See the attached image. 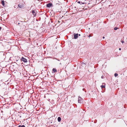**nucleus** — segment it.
I'll use <instances>...</instances> for the list:
<instances>
[{
  "mask_svg": "<svg viewBox=\"0 0 127 127\" xmlns=\"http://www.w3.org/2000/svg\"><path fill=\"white\" fill-rule=\"evenodd\" d=\"M104 38H105L103 36V38L104 39Z\"/></svg>",
  "mask_w": 127,
  "mask_h": 127,
  "instance_id": "nucleus-20",
  "label": "nucleus"
},
{
  "mask_svg": "<svg viewBox=\"0 0 127 127\" xmlns=\"http://www.w3.org/2000/svg\"><path fill=\"white\" fill-rule=\"evenodd\" d=\"M58 121L59 122H60L61 120V118L60 117H58Z\"/></svg>",
  "mask_w": 127,
  "mask_h": 127,
  "instance_id": "nucleus-8",
  "label": "nucleus"
},
{
  "mask_svg": "<svg viewBox=\"0 0 127 127\" xmlns=\"http://www.w3.org/2000/svg\"><path fill=\"white\" fill-rule=\"evenodd\" d=\"M78 34L75 33L74 34V38L75 39H76L78 37Z\"/></svg>",
  "mask_w": 127,
  "mask_h": 127,
  "instance_id": "nucleus-3",
  "label": "nucleus"
},
{
  "mask_svg": "<svg viewBox=\"0 0 127 127\" xmlns=\"http://www.w3.org/2000/svg\"><path fill=\"white\" fill-rule=\"evenodd\" d=\"M53 72L55 73L57 71L56 69L55 68H53L52 70Z\"/></svg>",
  "mask_w": 127,
  "mask_h": 127,
  "instance_id": "nucleus-6",
  "label": "nucleus"
},
{
  "mask_svg": "<svg viewBox=\"0 0 127 127\" xmlns=\"http://www.w3.org/2000/svg\"><path fill=\"white\" fill-rule=\"evenodd\" d=\"M18 7H19L20 8H22L23 7V6L22 5L20 4L18 5Z\"/></svg>",
  "mask_w": 127,
  "mask_h": 127,
  "instance_id": "nucleus-9",
  "label": "nucleus"
},
{
  "mask_svg": "<svg viewBox=\"0 0 127 127\" xmlns=\"http://www.w3.org/2000/svg\"><path fill=\"white\" fill-rule=\"evenodd\" d=\"M84 89H83V91H84Z\"/></svg>",
  "mask_w": 127,
  "mask_h": 127,
  "instance_id": "nucleus-22",
  "label": "nucleus"
},
{
  "mask_svg": "<svg viewBox=\"0 0 127 127\" xmlns=\"http://www.w3.org/2000/svg\"><path fill=\"white\" fill-rule=\"evenodd\" d=\"M21 60L25 63H26L27 62V60L23 57L22 58Z\"/></svg>",
  "mask_w": 127,
  "mask_h": 127,
  "instance_id": "nucleus-2",
  "label": "nucleus"
},
{
  "mask_svg": "<svg viewBox=\"0 0 127 127\" xmlns=\"http://www.w3.org/2000/svg\"><path fill=\"white\" fill-rule=\"evenodd\" d=\"M1 3L2 4V5L3 6H4L5 4H4V0H1Z\"/></svg>",
  "mask_w": 127,
  "mask_h": 127,
  "instance_id": "nucleus-7",
  "label": "nucleus"
},
{
  "mask_svg": "<svg viewBox=\"0 0 127 127\" xmlns=\"http://www.w3.org/2000/svg\"><path fill=\"white\" fill-rule=\"evenodd\" d=\"M118 29V28L117 27H115L114 28V30H117V29Z\"/></svg>",
  "mask_w": 127,
  "mask_h": 127,
  "instance_id": "nucleus-13",
  "label": "nucleus"
},
{
  "mask_svg": "<svg viewBox=\"0 0 127 127\" xmlns=\"http://www.w3.org/2000/svg\"><path fill=\"white\" fill-rule=\"evenodd\" d=\"M83 99L81 97H79L78 98V102L79 103H81L83 102Z\"/></svg>",
  "mask_w": 127,
  "mask_h": 127,
  "instance_id": "nucleus-1",
  "label": "nucleus"
},
{
  "mask_svg": "<svg viewBox=\"0 0 127 127\" xmlns=\"http://www.w3.org/2000/svg\"><path fill=\"white\" fill-rule=\"evenodd\" d=\"M18 127H25V126L24 125H23L22 126L19 125L18 126Z\"/></svg>",
  "mask_w": 127,
  "mask_h": 127,
  "instance_id": "nucleus-11",
  "label": "nucleus"
},
{
  "mask_svg": "<svg viewBox=\"0 0 127 127\" xmlns=\"http://www.w3.org/2000/svg\"><path fill=\"white\" fill-rule=\"evenodd\" d=\"M119 50H121V48H119Z\"/></svg>",
  "mask_w": 127,
  "mask_h": 127,
  "instance_id": "nucleus-18",
  "label": "nucleus"
},
{
  "mask_svg": "<svg viewBox=\"0 0 127 127\" xmlns=\"http://www.w3.org/2000/svg\"><path fill=\"white\" fill-rule=\"evenodd\" d=\"M78 35L79 36H80V34H78Z\"/></svg>",
  "mask_w": 127,
  "mask_h": 127,
  "instance_id": "nucleus-19",
  "label": "nucleus"
},
{
  "mask_svg": "<svg viewBox=\"0 0 127 127\" xmlns=\"http://www.w3.org/2000/svg\"><path fill=\"white\" fill-rule=\"evenodd\" d=\"M32 12L33 14V15L34 16H35L36 15V13L35 11H34V10H32Z\"/></svg>",
  "mask_w": 127,
  "mask_h": 127,
  "instance_id": "nucleus-4",
  "label": "nucleus"
},
{
  "mask_svg": "<svg viewBox=\"0 0 127 127\" xmlns=\"http://www.w3.org/2000/svg\"><path fill=\"white\" fill-rule=\"evenodd\" d=\"M77 2L79 3H80V1H78Z\"/></svg>",
  "mask_w": 127,
  "mask_h": 127,
  "instance_id": "nucleus-16",
  "label": "nucleus"
},
{
  "mask_svg": "<svg viewBox=\"0 0 127 127\" xmlns=\"http://www.w3.org/2000/svg\"><path fill=\"white\" fill-rule=\"evenodd\" d=\"M1 27H0V31L1 30Z\"/></svg>",
  "mask_w": 127,
  "mask_h": 127,
  "instance_id": "nucleus-17",
  "label": "nucleus"
},
{
  "mask_svg": "<svg viewBox=\"0 0 127 127\" xmlns=\"http://www.w3.org/2000/svg\"><path fill=\"white\" fill-rule=\"evenodd\" d=\"M118 74L117 73H115L114 74V76H115V77H117L118 76Z\"/></svg>",
  "mask_w": 127,
  "mask_h": 127,
  "instance_id": "nucleus-12",
  "label": "nucleus"
},
{
  "mask_svg": "<svg viewBox=\"0 0 127 127\" xmlns=\"http://www.w3.org/2000/svg\"><path fill=\"white\" fill-rule=\"evenodd\" d=\"M82 4H84V3H83L82 2H81Z\"/></svg>",
  "mask_w": 127,
  "mask_h": 127,
  "instance_id": "nucleus-21",
  "label": "nucleus"
},
{
  "mask_svg": "<svg viewBox=\"0 0 127 127\" xmlns=\"http://www.w3.org/2000/svg\"><path fill=\"white\" fill-rule=\"evenodd\" d=\"M121 42L122 43H124V41H123V40H122V41H121Z\"/></svg>",
  "mask_w": 127,
  "mask_h": 127,
  "instance_id": "nucleus-14",
  "label": "nucleus"
},
{
  "mask_svg": "<svg viewBox=\"0 0 127 127\" xmlns=\"http://www.w3.org/2000/svg\"><path fill=\"white\" fill-rule=\"evenodd\" d=\"M52 5L51 3H49L47 4V6L48 7H50Z\"/></svg>",
  "mask_w": 127,
  "mask_h": 127,
  "instance_id": "nucleus-5",
  "label": "nucleus"
},
{
  "mask_svg": "<svg viewBox=\"0 0 127 127\" xmlns=\"http://www.w3.org/2000/svg\"><path fill=\"white\" fill-rule=\"evenodd\" d=\"M18 24H19V23H18Z\"/></svg>",
  "mask_w": 127,
  "mask_h": 127,
  "instance_id": "nucleus-23",
  "label": "nucleus"
},
{
  "mask_svg": "<svg viewBox=\"0 0 127 127\" xmlns=\"http://www.w3.org/2000/svg\"><path fill=\"white\" fill-rule=\"evenodd\" d=\"M104 76H102L101 77V78H102V79L103 78H104Z\"/></svg>",
  "mask_w": 127,
  "mask_h": 127,
  "instance_id": "nucleus-15",
  "label": "nucleus"
},
{
  "mask_svg": "<svg viewBox=\"0 0 127 127\" xmlns=\"http://www.w3.org/2000/svg\"><path fill=\"white\" fill-rule=\"evenodd\" d=\"M100 87H101V88H105V85H101V86Z\"/></svg>",
  "mask_w": 127,
  "mask_h": 127,
  "instance_id": "nucleus-10",
  "label": "nucleus"
}]
</instances>
